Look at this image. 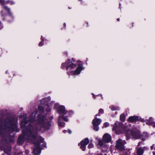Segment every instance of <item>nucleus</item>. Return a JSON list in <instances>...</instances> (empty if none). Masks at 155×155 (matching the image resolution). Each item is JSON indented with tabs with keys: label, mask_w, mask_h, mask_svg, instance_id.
<instances>
[{
	"label": "nucleus",
	"mask_w": 155,
	"mask_h": 155,
	"mask_svg": "<svg viewBox=\"0 0 155 155\" xmlns=\"http://www.w3.org/2000/svg\"><path fill=\"white\" fill-rule=\"evenodd\" d=\"M38 108L41 112V114L38 116L37 124L35 127L36 130L39 131L41 130V128H43L45 130H47L50 127L51 124L50 123L44 116L46 114V111L43 112V107L42 106H39L38 107Z\"/></svg>",
	"instance_id": "obj_1"
},
{
	"label": "nucleus",
	"mask_w": 155,
	"mask_h": 155,
	"mask_svg": "<svg viewBox=\"0 0 155 155\" xmlns=\"http://www.w3.org/2000/svg\"><path fill=\"white\" fill-rule=\"evenodd\" d=\"M118 124H119L120 126H122V123L119 124L118 122H116L115 123L116 126L114 127L113 129V130H115V132L117 134L125 133L128 136L131 134L133 137L135 139H138L140 137V132L139 131L136 130L132 132L126 127H123V128H120L117 126Z\"/></svg>",
	"instance_id": "obj_2"
},
{
	"label": "nucleus",
	"mask_w": 155,
	"mask_h": 155,
	"mask_svg": "<svg viewBox=\"0 0 155 155\" xmlns=\"http://www.w3.org/2000/svg\"><path fill=\"white\" fill-rule=\"evenodd\" d=\"M35 139V140H32L34 144L33 153L37 155L41 153L42 147H46V143L41 137H37L36 139Z\"/></svg>",
	"instance_id": "obj_3"
},
{
	"label": "nucleus",
	"mask_w": 155,
	"mask_h": 155,
	"mask_svg": "<svg viewBox=\"0 0 155 155\" xmlns=\"http://www.w3.org/2000/svg\"><path fill=\"white\" fill-rule=\"evenodd\" d=\"M78 66L76 70L74 71H71L67 72L69 75V78L70 75H76L79 74L81 71L84 69V68L83 66V64L81 61H78Z\"/></svg>",
	"instance_id": "obj_4"
},
{
	"label": "nucleus",
	"mask_w": 155,
	"mask_h": 155,
	"mask_svg": "<svg viewBox=\"0 0 155 155\" xmlns=\"http://www.w3.org/2000/svg\"><path fill=\"white\" fill-rule=\"evenodd\" d=\"M54 108L57 110L58 113L60 114L59 116H61V118L64 117V115L68 113V111L65 110V107L63 106L59 105L58 104H55L54 105Z\"/></svg>",
	"instance_id": "obj_5"
},
{
	"label": "nucleus",
	"mask_w": 155,
	"mask_h": 155,
	"mask_svg": "<svg viewBox=\"0 0 155 155\" xmlns=\"http://www.w3.org/2000/svg\"><path fill=\"white\" fill-rule=\"evenodd\" d=\"M126 143V142L125 140L119 139L117 141L116 147L120 150H124L125 149L124 145Z\"/></svg>",
	"instance_id": "obj_6"
},
{
	"label": "nucleus",
	"mask_w": 155,
	"mask_h": 155,
	"mask_svg": "<svg viewBox=\"0 0 155 155\" xmlns=\"http://www.w3.org/2000/svg\"><path fill=\"white\" fill-rule=\"evenodd\" d=\"M76 66V64L73 63L70 60H68L65 63L62 64L61 68H63L64 67H65L66 70H68L69 68L70 69H72L75 68Z\"/></svg>",
	"instance_id": "obj_7"
},
{
	"label": "nucleus",
	"mask_w": 155,
	"mask_h": 155,
	"mask_svg": "<svg viewBox=\"0 0 155 155\" xmlns=\"http://www.w3.org/2000/svg\"><path fill=\"white\" fill-rule=\"evenodd\" d=\"M101 122V120L100 119L97 118L96 117L94 119L92 122V123L94 126L93 129L97 131L99 130L98 125H99Z\"/></svg>",
	"instance_id": "obj_8"
},
{
	"label": "nucleus",
	"mask_w": 155,
	"mask_h": 155,
	"mask_svg": "<svg viewBox=\"0 0 155 155\" xmlns=\"http://www.w3.org/2000/svg\"><path fill=\"white\" fill-rule=\"evenodd\" d=\"M89 140L88 138H86L83 140L79 144L81 145L80 147L81 149L83 151L86 149V146L89 143Z\"/></svg>",
	"instance_id": "obj_9"
},
{
	"label": "nucleus",
	"mask_w": 155,
	"mask_h": 155,
	"mask_svg": "<svg viewBox=\"0 0 155 155\" xmlns=\"http://www.w3.org/2000/svg\"><path fill=\"white\" fill-rule=\"evenodd\" d=\"M102 140L105 142L109 143L111 140V137L109 134L106 133L103 135Z\"/></svg>",
	"instance_id": "obj_10"
},
{
	"label": "nucleus",
	"mask_w": 155,
	"mask_h": 155,
	"mask_svg": "<svg viewBox=\"0 0 155 155\" xmlns=\"http://www.w3.org/2000/svg\"><path fill=\"white\" fill-rule=\"evenodd\" d=\"M61 116H59V118L58 119V125L59 126L61 127H64V123L63 122H61V120L63 119L64 121L67 122L68 121V119L64 117L61 118Z\"/></svg>",
	"instance_id": "obj_11"
},
{
	"label": "nucleus",
	"mask_w": 155,
	"mask_h": 155,
	"mask_svg": "<svg viewBox=\"0 0 155 155\" xmlns=\"http://www.w3.org/2000/svg\"><path fill=\"white\" fill-rule=\"evenodd\" d=\"M30 130V141H32L34 140H35V138L37 139V137H40V136H37L36 137L35 135H34L35 133H33V132H31V131L30 130V128H29Z\"/></svg>",
	"instance_id": "obj_12"
},
{
	"label": "nucleus",
	"mask_w": 155,
	"mask_h": 155,
	"mask_svg": "<svg viewBox=\"0 0 155 155\" xmlns=\"http://www.w3.org/2000/svg\"><path fill=\"white\" fill-rule=\"evenodd\" d=\"M30 130V141H32L34 140H35V138L37 139V137H40V136H37L36 137L35 135H34L35 133H33V132H31V131L30 130V128H29Z\"/></svg>",
	"instance_id": "obj_13"
},
{
	"label": "nucleus",
	"mask_w": 155,
	"mask_h": 155,
	"mask_svg": "<svg viewBox=\"0 0 155 155\" xmlns=\"http://www.w3.org/2000/svg\"><path fill=\"white\" fill-rule=\"evenodd\" d=\"M138 119L137 116H133L129 117L128 119V121L130 122H134L137 120Z\"/></svg>",
	"instance_id": "obj_14"
},
{
	"label": "nucleus",
	"mask_w": 155,
	"mask_h": 155,
	"mask_svg": "<svg viewBox=\"0 0 155 155\" xmlns=\"http://www.w3.org/2000/svg\"><path fill=\"white\" fill-rule=\"evenodd\" d=\"M146 123L148 125H153L154 124V122L152 121V117L150 118L149 120H147V121Z\"/></svg>",
	"instance_id": "obj_15"
},
{
	"label": "nucleus",
	"mask_w": 155,
	"mask_h": 155,
	"mask_svg": "<svg viewBox=\"0 0 155 155\" xmlns=\"http://www.w3.org/2000/svg\"><path fill=\"white\" fill-rule=\"evenodd\" d=\"M143 150L141 148H138L137 150V154L139 155H141L143 154Z\"/></svg>",
	"instance_id": "obj_16"
},
{
	"label": "nucleus",
	"mask_w": 155,
	"mask_h": 155,
	"mask_svg": "<svg viewBox=\"0 0 155 155\" xmlns=\"http://www.w3.org/2000/svg\"><path fill=\"white\" fill-rule=\"evenodd\" d=\"M120 119L122 121H124L125 120V117L124 114H122L120 116Z\"/></svg>",
	"instance_id": "obj_17"
},
{
	"label": "nucleus",
	"mask_w": 155,
	"mask_h": 155,
	"mask_svg": "<svg viewBox=\"0 0 155 155\" xmlns=\"http://www.w3.org/2000/svg\"><path fill=\"white\" fill-rule=\"evenodd\" d=\"M111 109L112 110H119V108L118 107H117L114 106H111Z\"/></svg>",
	"instance_id": "obj_18"
},
{
	"label": "nucleus",
	"mask_w": 155,
	"mask_h": 155,
	"mask_svg": "<svg viewBox=\"0 0 155 155\" xmlns=\"http://www.w3.org/2000/svg\"><path fill=\"white\" fill-rule=\"evenodd\" d=\"M27 123L25 122L24 121H22L21 123V126L23 128H24L26 126V124Z\"/></svg>",
	"instance_id": "obj_19"
},
{
	"label": "nucleus",
	"mask_w": 155,
	"mask_h": 155,
	"mask_svg": "<svg viewBox=\"0 0 155 155\" xmlns=\"http://www.w3.org/2000/svg\"><path fill=\"white\" fill-rule=\"evenodd\" d=\"M63 132L64 133L68 132L69 134H71L72 133L71 131L70 130H63Z\"/></svg>",
	"instance_id": "obj_20"
},
{
	"label": "nucleus",
	"mask_w": 155,
	"mask_h": 155,
	"mask_svg": "<svg viewBox=\"0 0 155 155\" xmlns=\"http://www.w3.org/2000/svg\"><path fill=\"white\" fill-rule=\"evenodd\" d=\"M88 147L89 148H91L94 147V145L93 144L90 143L89 144Z\"/></svg>",
	"instance_id": "obj_21"
},
{
	"label": "nucleus",
	"mask_w": 155,
	"mask_h": 155,
	"mask_svg": "<svg viewBox=\"0 0 155 155\" xmlns=\"http://www.w3.org/2000/svg\"><path fill=\"white\" fill-rule=\"evenodd\" d=\"M7 3H9L11 5H13L15 4V2L13 1H8Z\"/></svg>",
	"instance_id": "obj_22"
},
{
	"label": "nucleus",
	"mask_w": 155,
	"mask_h": 155,
	"mask_svg": "<svg viewBox=\"0 0 155 155\" xmlns=\"http://www.w3.org/2000/svg\"><path fill=\"white\" fill-rule=\"evenodd\" d=\"M98 144L99 145L102 146L103 145V142L101 140H99Z\"/></svg>",
	"instance_id": "obj_23"
},
{
	"label": "nucleus",
	"mask_w": 155,
	"mask_h": 155,
	"mask_svg": "<svg viewBox=\"0 0 155 155\" xmlns=\"http://www.w3.org/2000/svg\"><path fill=\"white\" fill-rule=\"evenodd\" d=\"M23 134L24 135V139H26L27 137H28V136H27L26 135V133H25V132H23Z\"/></svg>",
	"instance_id": "obj_24"
},
{
	"label": "nucleus",
	"mask_w": 155,
	"mask_h": 155,
	"mask_svg": "<svg viewBox=\"0 0 155 155\" xmlns=\"http://www.w3.org/2000/svg\"><path fill=\"white\" fill-rule=\"evenodd\" d=\"M104 112L103 110L102 109H100L99 111V114H103Z\"/></svg>",
	"instance_id": "obj_25"
},
{
	"label": "nucleus",
	"mask_w": 155,
	"mask_h": 155,
	"mask_svg": "<svg viewBox=\"0 0 155 155\" xmlns=\"http://www.w3.org/2000/svg\"><path fill=\"white\" fill-rule=\"evenodd\" d=\"M109 125V124L108 123L106 122L104 124V126L105 127H106L108 126Z\"/></svg>",
	"instance_id": "obj_26"
},
{
	"label": "nucleus",
	"mask_w": 155,
	"mask_h": 155,
	"mask_svg": "<svg viewBox=\"0 0 155 155\" xmlns=\"http://www.w3.org/2000/svg\"><path fill=\"white\" fill-rule=\"evenodd\" d=\"M0 2L1 5H3L4 4V1L3 0H0Z\"/></svg>",
	"instance_id": "obj_27"
},
{
	"label": "nucleus",
	"mask_w": 155,
	"mask_h": 155,
	"mask_svg": "<svg viewBox=\"0 0 155 155\" xmlns=\"http://www.w3.org/2000/svg\"><path fill=\"white\" fill-rule=\"evenodd\" d=\"M42 42H41L40 43H39V45L40 46H41L42 45Z\"/></svg>",
	"instance_id": "obj_28"
},
{
	"label": "nucleus",
	"mask_w": 155,
	"mask_h": 155,
	"mask_svg": "<svg viewBox=\"0 0 155 155\" xmlns=\"http://www.w3.org/2000/svg\"><path fill=\"white\" fill-rule=\"evenodd\" d=\"M5 8L6 9L8 10V11H9V9L7 7H5Z\"/></svg>",
	"instance_id": "obj_29"
},
{
	"label": "nucleus",
	"mask_w": 155,
	"mask_h": 155,
	"mask_svg": "<svg viewBox=\"0 0 155 155\" xmlns=\"http://www.w3.org/2000/svg\"><path fill=\"white\" fill-rule=\"evenodd\" d=\"M50 111V108H48L47 110V112H49Z\"/></svg>",
	"instance_id": "obj_30"
},
{
	"label": "nucleus",
	"mask_w": 155,
	"mask_h": 155,
	"mask_svg": "<svg viewBox=\"0 0 155 155\" xmlns=\"http://www.w3.org/2000/svg\"><path fill=\"white\" fill-rule=\"evenodd\" d=\"M140 142H139L138 143V146H139L140 145Z\"/></svg>",
	"instance_id": "obj_31"
},
{
	"label": "nucleus",
	"mask_w": 155,
	"mask_h": 155,
	"mask_svg": "<svg viewBox=\"0 0 155 155\" xmlns=\"http://www.w3.org/2000/svg\"><path fill=\"white\" fill-rule=\"evenodd\" d=\"M153 146H151V148L152 149H153Z\"/></svg>",
	"instance_id": "obj_32"
},
{
	"label": "nucleus",
	"mask_w": 155,
	"mask_h": 155,
	"mask_svg": "<svg viewBox=\"0 0 155 155\" xmlns=\"http://www.w3.org/2000/svg\"><path fill=\"white\" fill-rule=\"evenodd\" d=\"M141 120L142 121H144V120L143 119H142Z\"/></svg>",
	"instance_id": "obj_33"
},
{
	"label": "nucleus",
	"mask_w": 155,
	"mask_h": 155,
	"mask_svg": "<svg viewBox=\"0 0 155 155\" xmlns=\"http://www.w3.org/2000/svg\"><path fill=\"white\" fill-rule=\"evenodd\" d=\"M117 20L118 21H120V19H119V18H117Z\"/></svg>",
	"instance_id": "obj_34"
},
{
	"label": "nucleus",
	"mask_w": 155,
	"mask_h": 155,
	"mask_svg": "<svg viewBox=\"0 0 155 155\" xmlns=\"http://www.w3.org/2000/svg\"><path fill=\"white\" fill-rule=\"evenodd\" d=\"M70 113V112H68V113H69H69ZM71 113H72V114H73V113L72 112H71Z\"/></svg>",
	"instance_id": "obj_35"
},
{
	"label": "nucleus",
	"mask_w": 155,
	"mask_h": 155,
	"mask_svg": "<svg viewBox=\"0 0 155 155\" xmlns=\"http://www.w3.org/2000/svg\"><path fill=\"white\" fill-rule=\"evenodd\" d=\"M64 26H65V25H66V24H65V23H64Z\"/></svg>",
	"instance_id": "obj_36"
},
{
	"label": "nucleus",
	"mask_w": 155,
	"mask_h": 155,
	"mask_svg": "<svg viewBox=\"0 0 155 155\" xmlns=\"http://www.w3.org/2000/svg\"><path fill=\"white\" fill-rule=\"evenodd\" d=\"M92 95H93V96L94 98H95V97H94V94H92Z\"/></svg>",
	"instance_id": "obj_37"
},
{
	"label": "nucleus",
	"mask_w": 155,
	"mask_h": 155,
	"mask_svg": "<svg viewBox=\"0 0 155 155\" xmlns=\"http://www.w3.org/2000/svg\"><path fill=\"white\" fill-rule=\"evenodd\" d=\"M103 155L102 154H100V155Z\"/></svg>",
	"instance_id": "obj_38"
},
{
	"label": "nucleus",
	"mask_w": 155,
	"mask_h": 155,
	"mask_svg": "<svg viewBox=\"0 0 155 155\" xmlns=\"http://www.w3.org/2000/svg\"><path fill=\"white\" fill-rule=\"evenodd\" d=\"M97 114H96V116H97Z\"/></svg>",
	"instance_id": "obj_39"
}]
</instances>
